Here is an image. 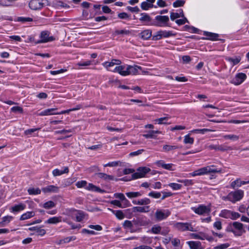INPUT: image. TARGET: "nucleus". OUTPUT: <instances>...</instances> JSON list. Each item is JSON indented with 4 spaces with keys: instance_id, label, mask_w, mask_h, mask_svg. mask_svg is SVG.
<instances>
[{
    "instance_id": "obj_1",
    "label": "nucleus",
    "mask_w": 249,
    "mask_h": 249,
    "mask_svg": "<svg viewBox=\"0 0 249 249\" xmlns=\"http://www.w3.org/2000/svg\"><path fill=\"white\" fill-rule=\"evenodd\" d=\"M214 167L215 166L214 165L203 167L190 173L189 175L192 177H195L196 176H202L210 173L222 172V170L221 169L218 170L214 168Z\"/></svg>"
},
{
    "instance_id": "obj_2",
    "label": "nucleus",
    "mask_w": 249,
    "mask_h": 249,
    "mask_svg": "<svg viewBox=\"0 0 249 249\" xmlns=\"http://www.w3.org/2000/svg\"><path fill=\"white\" fill-rule=\"evenodd\" d=\"M244 195V192L242 190H237L229 193L228 195V200L235 203L242 199Z\"/></svg>"
},
{
    "instance_id": "obj_3",
    "label": "nucleus",
    "mask_w": 249,
    "mask_h": 249,
    "mask_svg": "<svg viewBox=\"0 0 249 249\" xmlns=\"http://www.w3.org/2000/svg\"><path fill=\"white\" fill-rule=\"evenodd\" d=\"M231 231L236 236H241L245 232L243 225L238 222H234L229 226Z\"/></svg>"
},
{
    "instance_id": "obj_4",
    "label": "nucleus",
    "mask_w": 249,
    "mask_h": 249,
    "mask_svg": "<svg viewBox=\"0 0 249 249\" xmlns=\"http://www.w3.org/2000/svg\"><path fill=\"white\" fill-rule=\"evenodd\" d=\"M173 227L176 229L181 231H195L193 226H192L191 223L177 222L174 224Z\"/></svg>"
},
{
    "instance_id": "obj_5",
    "label": "nucleus",
    "mask_w": 249,
    "mask_h": 249,
    "mask_svg": "<svg viewBox=\"0 0 249 249\" xmlns=\"http://www.w3.org/2000/svg\"><path fill=\"white\" fill-rule=\"evenodd\" d=\"M171 214V212L168 209H158L155 213V217L157 221H160L166 219Z\"/></svg>"
},
{
    "instance_id": "obj_6",
    "label": "nucleus",
    "mask_w": 249,
    "mask_h": 249,
    "mask_svg": "<svg viewBox=\"0 0 249 249\" xmlns=\"http://www.w3.org/2000/svg\"><path fill=\"white\" fill-rule=\"evenodd\" d=\"M191 209L198 215L209 214L211 212L210 207L204 205H199L197 207H192Z\"/></svg>"
},
{
    "instance_id": "obj_7",
    "label": "nucleus",
    "mask_w": 249,
    "mask_h": 249,
    "mask_svg": "<svg viewBox=\"0 0 249 249\" xmlns=\"http://www.w3.org/2000/svg\"><path fill=\"white\" fill-rule=\"evenodd\" d=\"M156 22L154 24V25L159 27H166L168 26V22L169 21V18L166 16H157L155 17Z\"/></svg>"
},
{
    "instance_id": "obj_8",
    "label": "nucleus",
    "mask_w": 249,
    "mask_h": 249,
    "mask_svg": "<svg viewBox=\"0 0 249 249\" xmlns=\"http://www.w3.org/2000/svg\"><path fill=\"white\" fill-rule=\"evenodd\" d=\"M150 171L149 168L146 167H139L136 172L132 175L133 179H137L144 177L145 175Z\"/></svg>"
},
{
    "instance_id": "obj_9",
    "label": "nucleus",
    "mask_w": 249,
    "mask_h": 249,
    "mask_svg": "<svg viewBox=\"0 0 249 249\" xmlns=\"http://www.w3.org/2000/svg\"><path fill=\"white\" fill-rule=\"evenodd\" d=\"M128 71H124L123 72V74L124 75H137L139 74V71H142V68L138 65H128L127 67Z\"/></svg>"
},
{
    "instance_id": "obj_10",
    "label": "nucleus",
    "mask_w": 249,
    "mask_h": 249,
    "mask_svg": "<svg viewBox=\"0 0 249 249\" xmlns=\"http://www.w3.org/2000/svg\"><path fill=\"white\" fill-rule=\"evenodd\" d=\"M43 0H31L29 3V7L33 10H39L44 6Z\"/></svg>"
},
{
    "instance_id": "obj_11",
    "label": "nucleus",
    "mask_w": 249,
    "mask_h": 249,
    "mask_svg": "<svg viewBox=\"0 0 249 249\" xmlns=\"http://www.w3.org/2000/svg\"><path fill=\"white\" fill-rule=\"evenodd\" d=\"M140 21L145 25H153L154 23L152 21L151 18L146 13H141L140 14Z\"/></svg>"
},
{
    "instance_id": "obj_12",
    "label": "nucleus",
    "mask_w": 249,
    "mask_h": 249,
    "mask_svg": "<svg viewBox=\"0 0 249 249\" xmlns=\"http://www.w3.org/2000/svg\"><path fill=\"white\" fill-rule=\"evenodd\" d=\"M246 77L247 76L245 73H239L232 78L231 82L235 85H239L243 82Z\"/></svg>"
},
{
    "instance_id": "obj_13",
    "label": "nucleus",
    "mask_w": 249,
    "mask_h": 249,
    "mask_svg": "<svg viewBox=\"0 0 249 249\" xmlns=\"http://www.w3.org/2000/svg\"><path fill=\"white\" fill-rule=\"evenodd\" d=\"M40 40L38 43H45L53 40V36H49V33L48 31H42L40 35Z\"/></svg>"
},
{
    "instance_id": "obj_14",
    "label": "nucleus",
    "mask_w": 249,
    "mask_h": 249,
    "mask_svg": "<svg viewBox=\"0 0 249 249\" xmlns=\"http://www.w3.org/2000/svg\"><path fill=\"white\" fill-rule=\"evenodd\" d=\"M121 60L119 59H112L110 62H105L102 64L103 66L106 68L107 70L112 71L110 68L114 65H119L121 64Z\"/></svg>"
},
{
    "instance_id": "obj_15",
    "label": "nucleus",
    "mask_w": 249,
    "mask_h": 249,
    "mask_svg": "<svg viewBox=\"0 0 249 249\" xmlns=\"http://www.w3.org/2000/svg\"><path fill=\"white\" fill-rule=\"evenodd\" d=\"M152 32L150 29H146L141 32L139 35V37L143 40H148L152 37Z\"/></svg>"
},
{
    "instance_id": "obj_16",
    "label": "nucleus",
    "mask_w": 249,
    "mask_h": 249,
    "mask_svg": "<svg viewBox=\"0 0 249 249\" xmlns=\"http://www.w3.org/2000/svg\"><path fill=\"white\" fill-rule=\"evenodd\" d=\"M42 190L44 193H57L59 191V187L55 185H49L43 188Z\"/></svg>"
},
{
    "instance_id": "obj_17",
    "label": "nucleus",
    "mask_w": 249,
    "mask_h": 249,
    "mask_svg": "<svg viewBox=\"0 0 249 249\" xmlns=\"http://www.w3.org/2000/svg\"><path fill=\"white\" fill-rule=\"evenodd\" d=\"M187 244L189 245L191 249H203L204 247L201 243L199 241H188Z\"/></svg>"
},
{
    "instance_id": "obj_18",
    "label": "nucleus",
    "mask_w": 249,
    "mask_h": 249,
    "mask_svg": "<svg viewBox=\"0 0 249 249\" xmlns=\"http://www.w3.org/2000/svg\"><path fill=\"white\" fill-rule=\"evenodd\" d=\"M73 212H74V215L77 222L82 221L86 215V213L82 211L73 210Z\"/></svg>"
},
{
    "instance_id": "obj_19",
    "label": "nucleus",
    "mask_w": 249,
    "mask_h": 249,
    "mask_svg": "<svg viewBox=\"0 0 249 249\" xmlns=\"http://www.w3.org/2000/svg\"><path fill=\"white\" fill-rule=\"evenodd\" d=\"M62 221V218L61 216H53L49 218L48 219L45 221V223L48 224H56L61 222Z\"/></svg>"
},
{
    "instance_id": "obj_20",
    "label": "nucleus",
    "mask_w": 249,
    "mask_h": 249,
    "mask_svg": "<svg viewBox=\"0 0 249 249\" xmlns=\"http://www.w3.org/2000/svg\"><path fill=\"white\" fill-rule=\"evenodd\" d=\"M57 110V108H48L45 109L41 112H40L38 115L39 116H48V115H56L57 114V113L55 112Z\"/></svg>"
},
{
    "instance_id": "obj_21",
    "label": "nucleus",
    "mask_w": 249,
    "mask_h": 249,
    "mask_svg": "<svg viewBox=\"0 0 249 249\" xmlns=\"http://www.w3.org/2000/svg\"><path fill=\"white\" fill-rule=\"evenodd\" d=\"M127 67H128V65L117 66L113 70V72H118L120 74H121L122 76H127V75L123 74V72L124 71H128V70H127Z\"/></svg>"
},
{
    "instance_id": "obj_22",
    "label": "nucleus",
    "mask_w": 249,
    "mask_h": 249,
    "mask_svg": "<svg viewBox=\"0 0 249 249\" xmlns=\"http://www.w3.org/2000/svg\"><path fill=\"white\" fill-rule=\"evenodd\" d=\"M63 170H60L58 169H54L53 172L52 174L54 177L59 176H61L64 174L68 173L69 170L68 167H64Z\"/></svg>"
},
{
    "instance_id": "obj_23",
    "label": "nucleus",
    "mask_w": 249,
    "mask_h": 249,
    "mask_svg": "<svg viewBox=\"0 0 249 249\" xmlns=\"http://www.w3.org/2000/svg\"><path fill=\"white\" fill-rule=\"evenodd\" d=\"M132 202L135 205H147L151 203V201L150 199L145 197L138 200H133Z\"/></svg>"
},
{
    "instance_id": "obj_24",
    "label": "nucleus",
    "mask_w": 249,
    "mask_h": 249,
    "mask_svg": "<svg viewBox=\"0 0 249 249\" xmlns=\"http://www.w3.org/2000/svg\"><path fill=\"white\" fill-rule=\"evenodd\" d=\"M150 207L149 206H136L133 208V211L134 212L140 213H148L149 211Z\"/></svg>"
},
{
    "instance_id": "obj_25",
    "label": "nucleus",
    "mask_w": 249,
    "mask_h": 249,
    "mask_svg": "<svg viewBox=\"0 0 249 249\" xmlns=\"http://www.w3.org/2000/svg\"><path fill=\"white\" fill-rule=\"evenodd\" d=\"M25 208L26 205L25 204L20 203L12 207L10 211L12 213H16L24 210Z\"/></svg>"
},
{
    "instance_id": "obj_26",
    "label": "nucleus",
    "mask_w": 249,
    "mask_h": 249,
    "mask_svg": "<svg viewBox=\"0 0 249 249\" xmlns=\"http://www.w3.org/2000/svg\"><path fill=\"white\" fill-rule=\"evenodd\" d=\"M161 132L158 130H150L147 132V134L143 135V136L146 139H156V134H160Z\"/></svg>"
},
{
    "instance_id": "obj_27",
    "label": "nucleus",
    "mask_w": 249,
    "mask_h": 249,
    "mask_svg": "<svg viewBox=\"0 0 249 249\" xmlns=\"http://www.w3.org/2000/svg\"><path fill=\"white\" fill-rule=\"evenodd\" d=\"M86 189L93 192L103 193L104 191L100 189L99 187L96 186L92 183H89L88 185H87L86 187Z\"/></svg>"
},
{
    "instance_id": "obj_28",
    "label": "nucleus",
    "mask_w": 249,
    "mask_h": 249,
    "mask_svg": "<svg viewBox=\"0 0 249 249\" xmlns=\"http://www.w3.org/2000/svg\"><path fill=\"white\" fill-rule=\"evenodd\" d=\"M108 209L109 211H111L114 214H115L118 219L122 220L124 218V213L122 211H115L110 208H108Z\"/></svg>"
},
{
    "instance_id": "obj_29",
    "label": "nucleus",
    "mask_w": 249,
    "mask_h": 249,
    "mask_svg": "<svg viewBox=\"0 0 249 249\" xmlns=\"http://www.w3.org/2000/svg\"><path fill=\"white\" fill-rule=\"evenodd\" d=\"M35 215V213L34 212L31 211V212H27L23 214H22L20 217V220H25L28 219H30L33 216H34Z\"/></svg>"
},
{
    "instance_id": "obj_30",
    "label": "nucleus",
    "mask_w": 249,
    "mask_h": 249,
    "mask_svg": "<svg viewBox=\"0 0 249 249\" xmlns=\"http://www.w3.org/2000/svg\"><path fill=\"white\" fill-rule=\"evenodd\" d=\"M30 231H35L37 235L43 236L46 234V231L38 227H33L29 228Z\"/></svg>"
},
{
    "instance_id": "obj_31",
    "label": "nucleus",
    "mask_w": 249,
    "mask_h": 249,
    "mask_svg": "<svg viewBox=\"0 0 249 249\" xmlns=\"http://www.w3.org/2000/svg\"><path fill=\"white\" fill-rule=\"evenodd\" d=\"M204 35L207 37L206 39L211 40H216L218 37V34L208 32H205Z\"/></svg>"
},
{
    "instance_id": "obj_32",
    "label": "nucleus",
    "mask_w": 249,
    "mask_h": 249,
    "mask_svg": "<svg viewBox=\"0 0 249 249\" xmlns=\"http://www.w3.org/2000/svg\"><path fill=\"white\" fill-rule=\"evenodd\" d=\"M14 217L11 215H7L2 218V221L0 222V224L2 226H4L9 223L13 219Z\"/></svg>"
},
{
    "instance_id": "obj_33",
    "label": "nucleus",
    "mask_w": 249,
    "mask_h": 249,
    "mask_svg": "<svg viewBox=\"0 0 249 249\" xmlns=\"http://www.w3.org/2000/svg\"><path fill=\"white\" fill-rule=\"evenodd\" d=\"M91 64V61L90 60H87L86 61H80L77 63L75 65L76 69H83V68H81L80 67H86L90 65Z\"/></svg>"
},
{
    "instance_id": "obj_34",
    "label": "nucleus",
    "mask_w": 249,
    "mask_h": 249,
    "mask_svg": "<svg viewBox=\"0 0 249 249\" xmlns=\"http://www.w3.org/2000/svg\"><path fill=\"white\" fill-rule=\"evenodd\" d=\"M125 195L129 198L132 199L141 196L142 193L140 192H130L126 193Z\"/></svg>"
},
{
    "instance_id": "obj_35",
    "label": "nucleus",
    "mask_w": 249,
    "mask_h": 249,
    "mask_svg": "<svg viewBox=\"0 0 249 249\" xmlns=\"http://www.w3.org/2000/svg\"><path fill=\"white\" fill-rule=\"evenodd\" d=\"M191 236L193 239L205 240L206 239V235L202 232H199L198 233H192Z\"/></svg>"
},
{
    "instance_id": "obj_36",
    "label": "nucleus",
    "mask_w": 249,
    "mask_h": 249,
    "mask_svg": "<svg viewBox=\"0 0 249 249\" xmlns=\"http://www.w3.org/2000/svg\"><path fill=\"white\" fill-rule=\"evenodd\" d=\"M97 176L99 178L104 179L105 180H113L114 179L113 176L103 173H98Z\"/></svg>"
},
{
    "instance_id": "obj_37",
    "label": "nucleus",
    "mask_w": 249,
    "mask_h": 249,
    "mask_svg": "<svg viewBox=\"0 0 249 249\" xmlns=\"http://www.w3.org/2000/svg\"><path fill=\"white\" fill-rule=\"evenodd\" d=\"M231 211L228 210H223L219 213V216L224 218H230Z\"/></svg>"
},
{
    "instance_id": "obj_38",
    "label": "nucleus",
    "mask_w": 249,
    "mask_h": 249,
    "mask_svg": "<svg viewBox=\"0 0 249 249\" xmlns=\"http://www.w3.org/2000/svg\"><path fill=\"white\" fill-rule=\"evenodd\" d=\"M223 137L225 140L229 139L232 141H237L239 139V136L234 134L225 135Z\"/></svg>"
},
{
    "instance_id": "obj_39",
    "label": "nucleus",
    "mask_w": 249,
    "mask_h": 249,
    "mask_svg": "<svg viewBox=\"0 0 249 249\" xmlns=\"http://www.w3.org/2000/svg\"><path fill=\"white\" fill-rule=\"evenodd\" d=\"M226 59L231 62L232 66L237 64L241 60L240 57H236L235 58L227 57Z\"/></svg>"
},
{
    "instance_id": "obj_40",
    "label": "nucleus",
    "mask_w": 249,
    "mask_h": 249,
    "mask_svg": "<svg viewBox=\"0 0 249 249\" xmlns=\"http://www.w3.org/2000/svg\"><path fill=\"white\" fill-rule=\"evenodd\" d=\"M42 206L46 209H50L54 207L55 204L53 201L51 200L44 203Z\"/></svg>"
},
{
    "instance_id": "obj_41",
    "label": "nucleus",
    "mask_w": 249,
    "mask_h": 249,
    "mask_svg": "<svg viewBox=\"0 0 249 249\" xmlns=\"http://www.w3.org/2000/svg\"><path fill=\"white\" fill-rule=\"evenodd\" d=\"M154 5L152 3H149L147 1H143L141 3V8L144 10H147L150 8L153 7Z\"/></svg>"
},
{
    "instance_id": "obj_42",
    "label": "nucleus",
    "mask_w": 249,
    "mask_h": 249,
    "mask_svg": "<svg viewBox=\"0 0 249 249\" xmlns=\"http://www.w3.org/2000/svg\"><path fill=\"white\" fill-rule=\"evenodd\" d=\"M241 186V180L240 178H237L235 180L232 181L231 184V187L232 189L240 187Z\"/></svg>"
},
{
    "instance_id": "obj_43",
    "label": "nucleus",
    "mask_w": 249,
    "mask_h": 249,
    "mask_svg": "<svg viewBox=\"0 0 249 249\" xmlns=\"http://www.w3.org/2000/svg\"><path fill=\"white\" fill-rule=\"evenodd\" d=\"M178 148V146L176 145H164L163 146V151L165 152L176 149Z\"/></svg>"
},
{
    "instance_id": "obj_44",
    "label": "nucleus",
    "mask_w": 249,
    "mask_h": 249,
    "mask_svg": "<svg viewBox=\"0 0 249 249\" xmlns=\"http://www.w3.org/2000/svg\"><path fill=\"white\" fill-rule=\"evenodd\" d=\"M213 130H211V129H207V128H203V129H194L192 131H190V133H201V134H204L206 132H210V131H212Z\"/></svg>"
},
{
    "instance_id": "obj_45",
    "label": "nucleus",
    "mask_w": 249,
    "mask_h": 249,
    "mask_svg": "<svg viewBox=\"0 0 249 249\" xmlns=\"http://www.w3.org/2000/svg\"><path fill=\"white\" fill-rule=\"evenodd\" d=\"M28 192L30 195H35L40 194L41 190L38 188H30L28 190Z\"/></svg>"
},
{
    "instance_id": "obj_46",
    "label": "nucleus",
    "mask_w": 249,
    "mask_h": 249,
    "mask_svg": "<svg viewBox=\"0 0 249 249\" xmlns=\"http://www.w3.org/2000/svg\"><path fill=\"white\" fill-rule=\"evenodd\" d=\"M183 142L185 144H192L194 142V139L193 138L190 137L189 134L186 135L184 136Z\"/></svg>"
},
{
    "instance_id": "obj_47",
    "label": "nucleus",
    "mask_w": 249,
    "mask_h": 249,
    "mask_svg": "<svg viewBox=\"0 0 249 249\" xmlns=\"http://www.w3.org/2000/svg\"><path fill=\"white\" fill-rule=\"evenodd\" d=\"M161 230V227L158 225H154L151 228V232L154 234H159L160 233Z\"/></svg>"
},
{
    "instance_id": "obj_48",
    "label": "nucleus",
    "mask_w": 249,
    "mask_h": 249,
    "mask_svg": "<svg viewBox=\"0 0 249 249\" xmlns=\"http://www.w3.org/2000/svg\"><path fill=\"white\" fill-rule=\"evenodd\" d=\"M17 21L21 22H31L33 21V19L29 17H18Z\"/></svg>"
},
{
    "instance_id": "obj_49",
    "label": "nucleus",
    "mask_w": 249,
    "mask_h": 249,
    "mask_svg": "<svg viewBox=\"0 0 249 249\" xmlns=\"http://www.w3.org/2000/svg\"><path fill=\"white\" fill-rule=\"evenodd\" d=\"M169 118L168 117L160 118L155 120V122L159 124H167L166 122L169 120Z\"/></svg>"
},
{
    "instance_id": "obj_50",
    "label": "nucleus",
    "mask_w": 249,
    "mask_h": 249,
    "mask_svg": "<svg viewBox=\"0 0 249 249\" xmlns=\"http://www.w3.org/2000/svg\"><path fill=\"white\" fill-rule=\"evenodd\" d=\"M168 186L172 188L174 190H178L181 189L182 185L176 183H171Z\"/></svg>"
},
{
    "instance_id": "obj_51",
    "label": "nucleus",
    "mask_w": 249,
    "mask_h": 249,
    "mask_svg": "<svg viewBox=\"0 0 249 249\" xmlns=\"http://www.w3.org/2000/svg\"><path fill=\"white\" fill-rule=\"evenodd\" d=\"M87 185V182L86 180L78 181L76 183V186L78 188L85 187V188L86 189V187Z\"/></svg>"
},
{
    "instance_id": "obj_52",
    "label": "nucleus",
    "mask_w": 249,
    "mask_h": 249,
    "mask_svg": "<svg viewBox=\"0 0 249 249\" xmlns=\"http://www.w3.org/2000/svg\"><path fill=\"white\" fill-rule=\"evenodd\" d=\"M185 3V1L182 0H177L175 1L173 4V5L174 7H178L183 6Z\"/></svg>"
},
{
    "instance_id": "obj_53",
    "label": "nucleus",
    "mask_w": 249,
    "mask_h": 249,
    "mask_svg": "<svg viewBox=\"0 0 249 249\" xmlns=\"http://www.w3.org/2000/svg\"><path fill=\"white\" fill-rule=\"evenodd\" d=\"M177 181L180 183H184L185 186H190L192 185L193 184V180L191 179H178Z\"/></svg>"
},
{
    "instance_id": "obj_54",
    "label": "nucleus",
    "mask_w": 249,
    "mask_h": 249,
    "mask_svg": "<svg viewBox=\"0 0 249 249\" xmlns=\"http://www.w3.org/2000/svg\"><path fill=\"white\" fill-rule=\"evenodd\" d=\"M76 238L75 236H70V237H66L64 239L60 240V243H69L71 241H74V240H76Z\"/></svg>"
},
{
    "instance_id": "obj_55",
    "label": "nucleus",
    "mask_w": 249,
    "mask_h": 249,
    "mask_svg": "<svg viewBox=\"0 0 249 249\" xmlns=\"http://www.w3.org/2000/svg\"><path fill=\"white\" fill-rule=\"evenodd\" d=\"M148 196L154 198H159L161 196V194L160 192H151L148 194Z\"/></svg>"
},
{
    "instance_id": "obj_56",
    "label": "nucleus",
    "mask_w": 249,
    "mask_h": 249,
    "mask_svg": "<svg viewBox=\"0 0 249 249\" xmlns=\"http://www.w3.org/2000/svg\"><path fill=\"white\" fill-rule=\"evenodd\" d=\"M11 110L12 112H15V113H17V112H19L20 113H23V108L21 107H18V106H16V107H12L11 109Z\"/></svg>"
},
{
    "instance_id": "obj_57",
    "label": "nucleus",
    "mask_w": 249,
    "mask_h": 249,
    "mask_svg": "<svg viewBox=\"0 0 249 249\" xmlns=\"http://www.w3.org/2000/svg\"><path fill=\"white\" fill-rule=\"evenodd\" d=\"M120 163L121 162L120 161H112V162H108L106 164H104V167H107V166L115 167V166L119 165Z\"/></svg>"
},
{
    "instance_id": "obj_58",
    "label": "nucleus",
    "mask_w": 249,
    "mask_h": 249,
    "mask_svg": "<svg viewBox=\"0 0 249 249\" xmlns=\"http://www.w3.org/2000/svg\"><path fill=\"white\" fill-rule=\"evenodd\" d=\"M161 33V31L157 32L154 35L152 36V39L153 40H158L162 38Z\"/></svg>"
},
{
    "instance_id": "obj_59",
    "label": "nucleus",
    "mask_w": 249,
    "mask_h": 249,
    "mask_svg": "<svg viewBox=\"0 0 249 249\" xmlns=\"http://www.w3.org/2000/svg\"><path fill=\"white\" fill-rule=\"evenodd\" d=\"M240 217V214L238 213L231 211L230 219L235 220L239 218Z\"/></svg>"
},
{
    "instance_id": "obj_60",
    "label": "nucleus",
    "mask_w": 249,
    "mask_h": 249,
    "mask_svg": "<svg viewBox=\"0 0 249 249\" xmlns=\"http://www.w3.org/2000/svg\"><path fill=\"white\" fill-rule=\"evenodd\" d=\"M161 31L162 37H168L173 35L172 32L167 31Z\"/></svg>"
},
{
    "instance_id": "obj_61",
    "label": "nucleus",
    "mask_w": 249,
    "mask_h": 249,
    "mask_svg": "<svg viewBox=\"0 0 249 249\" xmlns=\"http://www.w3.org/2000/svg\"><path fill=\"white\" fill-rule=\"evenodd\" d=\"M122 204L123 205L122 208H126L131 206L130 202L125 197L122 200Z\"/></svg>"
},
{
    "instance_id": "obj_62",
    "label": "nucleus",
    "mask_w": 249,
    "mask_h": 249,
    "mask_svg": "<svg viewBox=\"0 0 249 249\" xmlns=\"http://www.w3.org/2000/svg\"><path fill=\"white\" fill-rule=\"evenodd\" d=\"M123 226L125 229H130L133 227V224L131 221L125 220L124 222Z\"/></svg>"
},
{
    "instance_id": "obj_63",
    "label": "nucleus",
    "mask_w": 249,
    "mask_h": 249,
    "mask_svg": "<svg viewBox=\"0 0 249 249\" xmlns=\"http://www.w3.org/2000/svg\"><path fill=\"white\" fill-rule=\"evenodd\" d=\"M174 166V165L172 163H168L162 165V167L165 169H167L168 170L172 171L174 170L173 167Z\"/></svg>"
},
{
    "instance_id": "obj_64",
    "label": "nucleus",
    "mask_w": 249,
    "mask_h": 249,
    "mask_svg": "<svg viewBox=\"0 0 249 249\" xmlns=\"http://www.w3.org/2000/svg\"><path fill=\"white\" fill-rule=\"evenodd\" d=\"M171 243L173 246L177 247L180 245V240L178 238H174L171 240Z\"/></svg>"
}]
</instances>
